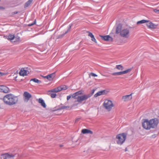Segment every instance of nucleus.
<instances>
[{"label": "nucleus", "instance_id": "obj_1", "mask_svg": "<svg viewBox=\"0 0 159 159\" xmlns=\"http://www.w3.org/2000/svg\"><path fill=\"white\" fill-rule=\"evenodd\" d=\"M159 123V120L155 118L148 120L145 119L142 122L143 128L146 130L156 128Z\"/></svg>", "mask_w": 159, "mask_h": 159}, {"label": "nucleus", "instance_id": "obj_2", "mask_svg": "<svg viewBox=\"0 0 159 159\" xmlns=\"http://www.w3.org/2000/svg\"><path fill=\"white\" fill-rule=\"evenodd\" d=\"M4 102L9 106L16 104L18 102V98L12 94H8L5 95L3 98Z\"/></svg>", "mask_w": 159, "mask_h": 159}, {"label": "nucleus", "instance_id": "obj_3", "mask_svg": "<svg viewBox=\"0 0 159 159\" xmlns=\"http://www.w3.org/2000/svg\"><path fill=\"white\" fill-rule=\"evenodd\" d=\"M116 33L119 34L120 36L122 37L128 38L130 36V31L129 28H122L121 26L118 25L116 27Z\"/></svg>", "mask_w": 159, "mask_h": 159}, {"label": "nucleus", "instance_id": "obj_4", "mask_svg": "<svg viewBox=\"0 0 159 159\" xmlns=\"http://www.w3.org/2000/svg\"><path fill=\"white\" fill-rule=\"evenodd\" d=\"M126 137L127 134L125 133H123L117 134L115 138L116 143L120 145H122L125 142Z\"/></svg>", "mask_w": 159, "mask_h": 159}, {"label": "nucleus", "instance_id": "obj_5", "mask_svg": "<svg viewBox=\"0 0 159 159\" xmlns=\"http://www.w3.org/2000/svg\"><path fill=\"white\" fill-rule=\"evenodd\" d=\"M104 108L108 111H110L114 107L115 105L111 100L106 99L103 104Z\"/></svg>", "mask_w": 159, "mask_h": 159}, {"label": "nucleus", "instance_id": "obj_6", "mask_svg": "<svg viewBox=\"0 0 159 159\" xmlns=\"http://www.w3.org/2000/svg\"><path fill=\"white\" fill-rule=\"evenodd\" d=\"M68 89L67 87L65 85H62L58 86L54 89L49 90L48 91V93H58L61 91L62 90H65Z\"/></svg>", "mask_w": 159, "mask_h": 159}, {"label": "nucleus", "instance_id": "obj_7", "mask_svg": "<svg viewBox=\"0 0 159 159\" xmlns=\"http://www.w3.org/2000/svg\"><path fill=\"white\" fill-rule=\"evenodd\" d=\"M72 98L75 100V102H80V91H78L73 94L67 96V100H69L70 98Z\"/></svg>", "mask_w": 159, "mask_h": 159}, {"label": "nucleus", "instance_id": "obj_8", "mask_svg": "<svg viewBox=\"0 0 159 159\" xmlns=\"http://www.w3.org/2000/svg\"><path fill=\"white\" fill-rule=\"evenodd\" d=\"M3 159H13L16 156H19L18 154H12L11 153H5L2 154Z\"/></svg>", "mask_w": 159, "mask_h": 159}, {"label": "nucleus", "instance_id": "obj_9", "mask_svg": "<svg viewBox=\"0 0 159 159\" xmlns=\"http://www.w3.org/2000/svg\"><path fill=\"white\" fill-rule=\"evenodd\" d=\"M131 70V69H128L126 70L123 71H121L119 72H114L112 74V75H122L127 74L129 72H130Z\"/></svg>", "mask_w": 159, "mask_h": 159}, {"label": "nucleus", "instance_id": "obj_10", "mask_svg": "<svg viewBox=\"0 0 159 159\" xmlns=\"http://www.w3.org/2000/svg\"><path fill=\"white\" fill-rule=\"evenodd\" d=\"M24 101L28 102L30 98L32 97L31 95L27 92H25L23 94Z\"/></svg>", "mask_w": 159, "mask_h": 159}, {"label": "nucleus", "instance_id": "obj_11", "mask_svg": "<svg viewBox=\"0 0 159 159\" xmlns=\"http://www.w3.org/2000/svg\"><path fill=\"white\" fill-rule=\"evenodd\" d=\"M109 91L108 90H104L102 91H98L97 93L95 94L94 95L95 97H97L104 94H107L109 92Z\"/></svg>", "mask_w": 159, "mask_h": 159}, {"label": "nucleus", "instance_id": "obj_12", "mask_svg": "<svg viewBox=\"0 0 159 159\" xmlns=\"http://www.w3.org/2000/svg\"><path fill=\"white\" fill-rule=\"evenodd\" d=\"M146 25L148 28L151 29H156L157 26V25L154 24L149 20H148V22H147L146 23Z\"/></svg>", "mask_w": 159, "mask_h": 159}, {"label": "nucleus", "instance_id": "obj_13", "mask_svg": "<svg viewBox=\"0 0 159 159\" xmlns=\"http://www.w3.org/2000/svg\"><path fill=\"white\" fill-rule=\"evenodd\" d=\"M132 93H131L129 95L122 96V100L124 102H127L130 100L132 98Z\"/></svg>", "mask_w": 159, "mask_h": 159}, {"label": "nucleus", "instance_id": "obj_14", "mask_svg": "<svg viewBox=\"0 0 159 159\" xmlns=\"http://www.w3.org/2000/svg\"><path fill=\"white\" fill-rule=\"evenodd\" d=\"M9 88L7 86L3 85H0V92L7 93L9 92Z\"/></svg>", "mask_w": 159, "mask_h": 159}, {"label": "nucleus", "instance_id": "obj_15", "mask_svg": "<svg viewBox=\"0 0 159 159\" xmlns=\"http://www.w3.org/2000/svg\"><path fill=\"white\" fill-rule=\"evenodd\" d=\"M55 76V73L51 74L50 75L44 76V78L47 79L49 81L52 80Z\"/></svg>", "mask_w": 159, "mask_h": 159}, {"label": "nucleus", "instance_id": "obj_16", "mask_svg": "<svg viewBox=\"0 0 159 159\" xmlns=\"http://www.w3.org/2000/svg\"><path fill=\"white\" fill-rule=\"evenodd\" d=\"M101 38L105 41H112L113 39L112 37L109 35H106L105 36H100Z\"/></svg>", "mask_w": 159, "mask_h": 159}, {"label": "nucleus", "instance_id": "obj_17", "mask_svg": "<svg viewBox=\"0 0 159 159\" xmlns=\"http://www.w3.org/2000/svg\"><path fill=\"white\" fill-rule=\"evenodd\" d=\"M90 97L89 94L84 95L80 96V102L85 100Z\"/></svg>", "mask_w": 159, "mask_h": 159}, {"label": "nucleus", "instance_id": "obj_18", "mask_svg": "<svg viewBox=\"0 0 159 159\" xmlns=\"http://www.w3.org/2000/svg\"><path fill=\"white\" fill-rule=\"evenodd\" d=\"M38 102L40 103L41 106L43 108H45L46 107V105L45 103L44 100L41 98H39L38 100Z\"/></svg>", "mask_w": 159, "mask_h": 159}, {"label": "nucleus", "instance_id": "obj_19", "mask_svg": "<svg viewBox=\"0 0 159 159\" xmlns=\"http://www.w3.org/2000/svg\"><path fill=\"white\" fill-rule=\"evenodd\" d=\"M81 133L83 134H92L93 133V132L92 131L85 129H82Z\"/></svg>", "mask_w": 159, "mask_h": 159}, {"label": "nucleus", "instance_id": "obj_20", "mask_svg": "<svg viewBox=\"0 0 159 159\" xmlns=\"http://www.w3.org/2000/svg\"><path fill=\"white\" fill-rule=\"evenodd\" d=\"M19 74L20 75L24 76L27 75V71L25 70L22 69L19 72Z\"/></svg>", "mask_w": 159, "mask_h": 159}, {"label": "nucleus", "instance_id": "obj_21", "mask_svg": "<svg viewBox=\"0 0 159 159\" xmlns=\"http://www.w3.org/2000/svg\"><path fill=\"white\" fill-rule=\"evenodd\" d=\"M115 68L119 70H123L124 69L123 66L121 65H116Z\"/></svg>", "mask_w": 159, "mask_h": 159}, {"label": "nucleus", "instance_id": "obj_22", "mask_svg": "<svg viewBox=\"0 0 159 159\" xmlns=\"http://www.w3.org/2000/svg\"><path fill=\"white\" fill-rule=\"evenodd\" d=\"M33 0H29L27 1L25 5V7H28L31 4Z\"/></svg>", "mask_w": 159, "mask_h": 159}, {"label": "nucleus", "instance_id": "obj_23", "mask_svg": "<svg viewBox=\"0 0 159 159\" xmlns=\"http://www.w3.org/2000/svg\"><path fill=\"white\" fill-rule=\"evenodd\" d=\"M147 22H148V20H141L138 21L137 22V25H138L139 24H143V23H147Z\"/></svg>", "mask_w": 159, "mask_h": 159}, {"label": "nucleus", "instance_id": "obj_24", "mask_svg": "<svg viewBox=\"0 0 159 159\" xmlns=\"http://www.w3.org/2000/svg\"><path fill=\"white\" fill-rule=\"evenodd\" d=\"M34 81V82L37 83L38 84H40L41 83V81L40 80L35 78L31 79L30 81Z\"/></svg>", "mask_w": 159, "mask_h": 159}, {"label": "nucleus", "instance_id": "obj_25", "mask_svg": "<svg viewBox=\"0 0 159 159\" xmlns=\"http://www.w3.org/2000/svg\"><path fill=\"white\" fill-rule=\"evenodd\" d=\"M15 38V36L14 34H10L8 36V39L11 40H13Z\"/></svg>", "mask_w": 159, "mask_h": 159}, {"label": "nucleus", "instance_id": "obj_26", "mask_svg": "<svg viewBox=\"0 0 159 159\" xmlns=\"http://www.w3.org/2000/svg\"><path fill=\"white\" fill-rule=\"evenodd\" d=\"M48 94H50V96L51 98H55L57 96V94L55 93H48Z\"/></svg>", "mask_w": 159, "mask_h": 159}, {"label": "nucleus", "instance_id": "obj_27", "mask_svg": "<svg viewBox=\"0 0 159 159\" xmlns=\"http://www.w3.org/2000/svg\"><path fill=\"white\" fill-rule=\"evenodd\" d=\"M87 32L89 34L88 36H90L91 38H92L93 36H94L93 35L92 33L90 32L89 31H87Z\"/></svg>", "mask_w": 159, "mask_h": 159}, {"label": "nucleus", "instance_id": "obj_28", "mask_svg": "<svg viewBox=\"0 0 159 159\" xmlns=\"http://www.w3.org/2000/svg\"><path fill=\"white\" fill-rule=\"evenodd\" d=\"M153 11L156 13L158 14H159V10H157L156 9H153Z\"/></svg>", "mask_w": 159, "mask_h": 159}, {"label": "nucleus", "instance_id": "obj_29", "mask_svg": "<svg viewBox=\"0 0 159 159\" xmlns=\"http://www.w3.org/2000/svg\"><path fill=\"white\" fill-rule=\"evenodd\" d=\"M91 38V40L93 41V42H94L95 43H97V41L96 40V39H95V38L94 37V36H93Z\"/></svg>", "mask_w": 159, "mask_h": 159}, {"label": "nucleus", "instance_id": "obj_30", "mask_svg": "<svg viewBox=\"0 0 159 159\" xmlns=\"http://www.w3.org/2000/svg\"><path fill=\"white\" fill-rule=\"evenodd\" d=\"M90 75L93 77H97L98 76L97 75L93 73H90Z\"/></svg>", "mask_w": 159, "mask_h": 159}, {"label": "nucleus", "instance_id": "obj_31", "mask_svg": "<svg viewBox=\"0 0 159 159\" xmlns=\"http://www.w3.org/2000/svg\"><path fill=\"white\" fill-rule=\"evenodd\" d=\"M36 20H35L34 22L33 23L31 24H29L28 25L29 26H32L33 25L35 24H36Z\"/></svg>", "mask_w": 159, "mask_h": 159}, {"label": "nucleus", "instance_id": "obj_32", "mask_svg": "<svg viewBox=\"0 0 159 159\" xmlns=\"http://www.w3.org/2000/svg\"><path fill=\"white\" fill-rule=\"evenodd\" d=\"M80 120V119L79 118H78L76 119L75 120V122H78Z\"/></svg>", "mask_w": 159, "mask_h": 159}, {"label": "nucleus", "instance_id": "obj_33", "mask_svg": "<svg viewBox=\"0 0 159 159\" xmlns=\"http://www.w3.org/2000/svg\"><path fill=\"white\" fill-rule=\"evenodd\" d=\"M2 156H3V155H2V154L1 155V156H0V159H3Z\"/></svg>", "mask_w": 159, "mask_h": 159}, {"label": "nucleus", "instance_id": "obj_34", "mask_svg": "<svg viewBox=\"0 0 159 159\" xmlns=\"http://www.w3.org/2000/svg\"><path fill=\"white\" fill-rule=\"evenodd\" d=\"M0 75H5V74L3 73H0Z\"/></svg>", "mask_w": 159, "mask_h": 159}, {"label": "nucleus", "instance_id": "obj_35", "mask_svg": "<svg viewBox=\"0 0 159 159\" xmlns=\"http://www.w3.org/2000/svg\"><path fill=\"white\" fill-rule=\"evenodd\" d=\"M4 9H5V8L4 7L0 6V9L4 10Z\"/></svg>", "mask_w": 159, "mask_h": 159}, {"label": "nucleus", "instance_id": "obj_36", "mask_svg": "<svg viewBox=\"0 0 159 159\" xmlns=\"http://www.w3.org/2000/svg\"><path fill=\"white\" fill-rule=\"evenodd\" d=\"M70 28H71V26H70V27L69 28V29L68 30V31L67 32H66L65 34L67 32H68V31H69L70 30Z\"/></svg>", "mask_w": 159, "mask_h": 159}, {"label": "nucleus", "instance_id": "obj_37", "mask_svg": "<svg viewBox=\"0 0 159 159\" xmlns=\"http://www.w3.org/2000/svg\"><path fill=\"white\" fill-rule=\"evenodd\" d=\"M69 107L68 106H65V107H63V108H69Z\"/></svg>", "mask_w": 159, "mask_h": 159}, {"label": "nucleus", "instance_id": "obj_38", "mask_svg": "<svg viewBox=\"0 0 159 159\" xmlns=\"http://www.w3.org/2000/svg\"><path fill=\"white\" fill-rule=\"evenodd\" d=\"M63 146V145H60V147H62Z\"/></svg>", "mask_w": 159, "mask_h": 159}, {"label": "nucleus", "instance_id": "obj_39", "mask_svg": "<svg viewBox=\"0 0 159 159\" xmlns=\"http://www.w3.org/2000/svg\"><path fill=\"white\" fill-rule=\"evenodd\" d=\"M17 13V12H15V14H16Z\"/></svg>", "mask_w": 159, "mask_h": 159}, {"label": "nucleus", "instance_id": "obj_40", "mask_svg": "<svg viewBox=\"0 0 159 159\" xmlns=\"http://www.w3.org/2000/svg\"><path fill=\"white\" fill-rule=\"evenodd\" d=\"M17 13V12H15V14H16Z\"/></svg>", "mask_w": 159, "mask_h": 159}]
</instances>
